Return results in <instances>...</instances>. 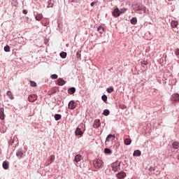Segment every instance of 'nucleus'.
<instances>
[{"label":"nucleus","instance_id":"nucleus-32","mask_svg":"<svg viewBox=\"0 0 179 179\" xmlns=\"http://www.w3.org/2000/svg\"><path fill=\"white\" fill-rule=\"evenodd\" d=\"M30 85L32 87H36L37 86V83H36V82H34V81H30Z\"/></svg>","mask_w":179,"mask_h":179},{"label":"nucleus","instance_id":"nucleus-2","mask_svg":"<svg viewBox=\"0 0 179 179\" xmlns=\"http://www.w3.org/2000/svg\"><path fill=\"white\" fill-rule=\"evenodd\" d=\"M55 160V155H50L45 162V166H50Z\"/></svg>","mask_w":179,"mask_h":179},{"label":"nucleus","instance_id":"nucleus-14","mask_svg":"<svg viewBox=\"0 0 179 179\" xmlns=\"http://www.w3.org/2000/svg\"><path fill=\"white\" fill-rule=\"evenodd\" d=\"M3 169H4V170H8V169H9V163H8V162L4 161L3 162Z\"/></svg>","mask_w":179,"mask_h":179},{"label":"nucleus","instance_id":"nucleus-36","mask_svg":"<svg viewBox=\"0 0 179 179\" xmlns=\"http://www.w3.org/2000/svg\"><path fill=\"white\" fill-rule=\"evenodd\" d=\"M52 3H51V1H48V8H52Z\"/></svg>","mask_w":179,"mask_h":179},{"label":"nucleus","instance_id":"nucleus-1","mask_svg":"<svg viewBox=\"0 0 179 179\" xmlns=\"http://www.w3.org/2000/svg\"><path fill=\"white\" fill-rule=\"evenodd\" d=\"M103 166V161L101 159H95L94 161V166L95 167V169H100Z\"/></svg>","mask_w":179,"mask_h":179},{"label":"nucleus","instance_id":"nucleus-3","mask_svg":"<svg viewBox=\"0 0 179 179\" xmlns=\"http://www.w3.org/2000/svg\"><path fill=\"white\" fill-rule=\"evenodd\" d=\"M76 106H78V103H76L75 101H71L69 103L68 108L69 110H75V108H76Z\"/></svg>","mask_w":179,"mask_h":179},{"label":"nucleus","instance_id":"nucleus-38","mask_svg":"<svg viewBox=\"0 0 179 179\" xmlns=\"http://www.w3.org/2000/svg\"><path fill=\"white\" fill-rule=\"evenodd\" d=\"M76 57H77V58H80V51L77 52Z\"/></svg>","mask_w":179,"mask_h":179},{"label":"nucleus","instance_id":"nucleus-37","mask_svg":"<svg viewBox=\"0 0 179 179\" xmlns=\"http://www.w3.org/2000/svg\"><path fill=\"white\" fill-rule=\"evenodd\" d=\"M120 13H125V12H127V8H122L120 10Z\"/></svg>","mask_w":179,"mask_h":179},{"label":"nucleus","instance_id":"nucleus-9","mask_svg":"<svg viewBox=\"0 0 179 179\" xmlns=\"http://www.w3.org/2000/svg\"><path fill=\"white\" fill-rule=\"evenodd\" d=\"M3 108H0V120H5V113H3Z\"/></svg>","mask_w":179,"mask_h":179},{"label":"nucleus","instance_id":"nucleus-33","mask_svg":"<svg viewBox=\"0 0 179 179\" xmlns=\"http://www.w3.org/2000/svg\"><path fill=\"white\" fill-rule=\"evenodd\" d=\"M106 91L108 93H113V92H114V88L113 87L107 88Z\"/></svg>","mask_w":179,"mask_h":179},{"label":"nucleus","instance_id":"nucleus-6","mask_svg":"<svg viewBox=\"0 0 179 179\" xmlns=\"http://www.w3.org/2000/svg\"><path fill=\"white\" fill-rule=\"evenodd\" d=\"M113 16L114 17H118L120 15H121V12L120 11V9L118 8H115V10L112 13Z\"/></svg>","mask_w":179,"mask_h":179},{"label":"nucleus","instance_id":"nucleus-31","mask_svg":"<svg viewBox=\"0 0 179 179\" xmlns=\"http://www.w3.org/2000/svg\"><path fill=\"white\" fill-rule=\"evenodd\" d=\"M61 58H66V52H62L60 53Z\"/></svg>","mask_w":179,"mask_h":179},{"label":"nucleus","instance_id":"nucleus-16","mask_svg":"<svg viewBox=\"0 0 179 179\" xmlns=\"http://www.w3.org/2000/svg\"><path fill=\"white\" fill-rule=\"evenodd\" d=\"M80 157H82V155H80L79 154L76 155L74 162H76V163H79V162H80Z\"/></svg>","mask_w":179,"mask_h":179},{"label":"nucleus","instance_id":"nucleus-44","mask_svg":"<svg viewBox=\"0 0 179 179\" xmlns=\"http://www.w3.org/2000/svg\"><path fill=\"white\" fill-rule=\"evenodd\" d=\"M177 159H178V160H179V155H178Z\"/></svg>","mask_w":179,"mask_h":179},{"label":"nucleus","instance_id":"nucleus-34","mask_svg":"<svg viewBox=\"0 0 179 179\" xmlns=\"http://www.w3.org/2000/svg\"><path fill=\"white\" fill-rule=\"evenodd\" d=\"M101 99L104 103H107V96L105 94L101 96Z\"/></svg>","mask_w":179,"mask_h":179},{"label":"nucleus","instance_id":"nucleus-35","mask_svg":"<svg viewBox=\"0 0 179 179\" xmlns=\"http://www.w3.org/2000/svg\"><path fill=\"white\" fill-rule=\"evenodd\" d=\"M51 79H58V75L53 74L50 76Z\"/></svg>","mask_w":179,"mask_h":179},{"label":"nucleus","instance_id":"nucleus-20","mask_svg":"<svg viewBox=\"0 0 179 179\" xmlns=\"http://www.w3.org/2000/svg\"><path fill=\"white\" fill-rule=\"evenodd\" d=\"M172 147H173V149H178L179 143L177 142V141L173 142V144H172Z\"/></svg>","mask_w":179,"mask_h":179},{"label":"nucleus","instance_id":"nucleus-26","mask_svg":"<svg viewBox=\"0 0 179 179\" xmlns=\"http://www.w3.org/2000/svg\"><path fill=\"white\" fill-rule=\"evenodd\" d=\"M104 153H106V155H111L113 152H111V150H110L109 148H105Z\"/></svg>","mask_w":179,"mask_h":179},{"label":"nucleus","instance_id":"nucleus-43","mask_svg":"<svg viewBox=\"0 0 179 179\" xmlns=\"http://www.w3.org/2000/svg\"><path fill=\"white\" fill-rule=\"evenodd\" d=\"M168 1V2H173V1H174V0H167Z\"/></svg>","mask_w":179,"mask_h":179},{"label":"nucleus","instance_id":"nucleus-18","mask_svg":"<svg viewBox=\"0 0 179 179\" xmlns=\"http://www.w3.org/2000/svg\"><path fill=\"white\" fill-rule=\"evenodd\" d=\"M130 23L131 24H136V23H138V20L136 19V17H134L131 19Z\"/></svg>","mask_w":179,"mask_h":179},{"label":"nucleus","instance_id":"nucleus-21","mask_svg":"<svg viewBox=\"0 0 179 179\" xmlns=\"http://www.w3.org/2000/svg\"><path fill=\"white\" fill-rule=\"evenodd\" d=\"M6 94L9 97V99H10V100H13V99H15V97H13V95L12 94V92L10 91H8L6 92Z\"/></svg>","mask_w":179,"mask_h":179},{"label":"nucleus","instance_id":"nucleus-5","mask_svg":"<svg viewBox=\"0 0 179 179\" xmlns=\"http://www.w3.org/2000/svg\"><path fill=\"white\" fill-rule=\"evenodd\" d=\"M114 139H115V135L109 134L106 138V144L107 145L108 142H113V141H114Z\"/></svg>","mask_w":179,"mask_h":179},{"label":"nucleus","instance_id":"nucleus-23","mask_svg":"<svg viewBox=\"0 0 179 179\" xmlns=\"http://www.w3.org/2000/svg\"><path fill=\"white\" fill-rule=\"evenodd\" d=\"M69 94H73V93H75V92H76V89H75V87H71L69 89Z\"/></svg>","mask_w":179,"mask_h":179},{"label":"nucleus","instance_id":"nucleus-7","mask_svg":"<svg viewBox=\"0 0 179 179\" xmlns=\"http://www.w3.org/2000/svg\"><path fill=\"white\" fill-rule=\"evenodd\" d=\"M112 169H113V171H120V164H118V163H117V162H114L112 164Z\"/></svg>","mask_w":179,"mask_h":179},{"label":"nucleus","instance_id":"nucleus-4","mask_svg":"<svg viewBox=\"0 0 179 179\" xmlns=\"http://www.w3.org/2000/svg\"><path fill=\"white\" fill-rule=\"evenodd\" d=\"M37 95L36 94H31L28 96V101H30V103H34V101H36L37 100Z\"/></svg>","mask_w":179,"mask_h":179},{"label":"nucleus","instance_id":"nucleus-8","mask_svg":"<svg viewBox=\"0 0 179 179\" xmlns=\"http://www.w3.org/2000/svg\"><path fill=\"white\" fill-rule=\"evenodd\" d=\"M117 177L119 179L125 178V177H127V173L124 171H122L117 173Z\"/></svg>","mask_w":179,"mask_h":179},{"label":"nucleus","instance_id":"nucleus-41","mask_svg":"<svg viewBox=\"0 0 179 179\" xmlns=\"http://www.w3.org/2000/svg\"><path fill=\"white\" fill-rule=\"evenodd\" d=\"M13 143H14L13 140H10V141H9V144H10V145H13Z\"/></svg>","mask_w":179,"mask_h":179},{"label":"nucleus","instance_id":"nucleus-22","mask_svg":"<svg viewBox=\"0 0 179 179\" xmlns=\"http://www.w3.org/2000/svg\"><path fill=\"white\" fill-rule=\"evenodd\" d=\"M173 101L178 102L179 101V94H175L173 95Z\"/></svg>","mask_w":179,"mask_h":179},{"label":"nucleus","instance_id":"nucleus-42","mask_svg":"<svg viewBox=\"0 0 179 179\" xmlns=\"http://www.w3.org/2000/svg\"><path fill=\"white\" fill-rule=\"evenodd\" d=\"M94 3H96L94 1L92 2L91 4H90L91 6H94Z\"/></svg>","mask_w":179,"mask_h":179},{"label":"nucleus","instance_id":"nucleus-30","mask_svg":"<svg viewBox=\"0 0 179 179\" xmlns=\"http://www.w3.org/2000/svg\"><path fill=\"white\" fill-rule=\"evenodd\" d=\"M42 24H43V26H45V27L50 24V21L46 20L45 22H42Z\"/></svg>","mask_w":179,"mask_h":179},{"label":"nucleus","instance_id":"nucleus-15","mask_svg":"<svg viewBox=\"0 0 179 179\" xmlns=\"http://www.w3.org/2000/svg\"><path fill=\"white\" fill-rule=\"evenodd\" d=\"M141 150H136L134 152L133 156H136V157H139V156H141Z\"/></svg>","mask_w":179,"mask_h":179},{"label":"nucleus","instance_id":"nucleus-19","mask_svg":"<svg viewBox=\"0 0 179 179\" xmlns=\"http://www.w3.org/2000/svg\"><path fill=\"white\" fill-rule=\"evenodd\" d=\"M35 19H36V20H38V22H40V20H41V19H43V14H41V13L37 14V15H36Z\"/></svg>","mask_w":179,"mask_h":179},{"label":"nucleus","instance_id":"nucleus-17","mask_svg":"<svg viewBox=\"0 0 179 179\" xmlns=\"http://www.w3.org/2000/svg\"><path fill=\"white\" fill-rule=\"evenodd\" d=\"M97 31H99L100 34H103V33H104L105 31L104 27H103V26H100L99 27H98Z\"/></svg>","mask_w":179,"mask_h":179},{"label":"nucleus","instance_id":"nucleus-12","mask_svg":"<svg viewBox=\"0 0 179 179\" xmlns=\"http://www.w3.org/2000/svg\"><path fill=\"white\" fill-rule=\"evenodd\" d=\"M75 134H76V136H78L79 135L80 136L83 135V132L82 131V130L79 127H77V129H76Z\"/></svg>","mask_w":179,"mask_h":179},{"label":"nucleus","instance_id":"nucleus-13","mask_svg":"<svg viewBox=\"0 0 179 179\" xmlns=\"http://www.w3.org/2000/svg\"><path fill=\"white\" fill-rule=\"evenodd\" d=\"M171 27H173L174 29L178 26V21L173 20L171 22Z\"/></svg>","mask_w":179,"mask_h":179},{"label":"nucleus","instance_id":"nucleus-28","mask_svg":"<svg viewBox=\"0 0 179 179\" xmlns=\"http://www.w3.org/2000/svg\"><path fill=\"white\" fill-rule=\"evenodd\" d=\"M4 51H6V52H10V47H9V45H6L4 47Z\"/></svg>","mask_w":179,"mask_h":179},{"label":"nucleus","instance_id":"nucleus-11","mask_svg":"<svg viewBox=\"0 0 179 179\" xmlns=\"http://www.w3.org/2000/svg\"><path fill=\"white\" fill-rule=\"evenodd\" d=\"M66 82L65 80H64V79L62 78H58L57 79V85L59 86H64V85H65Z\"/></svg>","mask_w":179,"mask_h":179},{"label":"nucleus","instance_id":"nucleus-39","mask_svg":"<svg viewBox=\"0 0 179 179\" xmlns=\"http://www.w3.org/2000/svg\"><path fill=\"white\" fill-rule=\"evenodd\" d=\"M148 62H146V61H143V62H141V65H148Z\"/></svg>","mask_w":179,"mask_h":179},{"label":"nucleus","instance_id":"nucleus-10","mask_svg":"<svg viewBox=\"0 0 179 179\" xmlns=\"http://www.w3.org/2000/svg\"><path fill=\"white\" fill-rule=\"evenodd\" d=\"M101 125V123H100V120H96L94 122L93 127L94 128H99Z\"/></svg>","mask_w":179,"mask_h":179},{"label":"nucleus","instance_id":"nucleus-40","mask_svg":"<svg viewBox=\"0 0 179 179\" xmlns=\"http://www.w3.org/2000/svg\"><path fill=\"white\" fill-rule=\"evenodd\" d=\"M22 13H24V15H27V10H23Z\"/></svg>","mask_w":179,"mask_h":179},{"label":"nucleus","instance_id":"nucleus-29","mask_svg":"<svg viewBox=\"0 0 179 179\" xmlns=\"http://www.w3.org/2000/svg\"><path fill=\"white\" fill-rule=\"evenodd\" d=\"M103 114L107 117L108 115H110V110H108V109H106L103 110Z\"/></svg>","mask_w":179,"mask_h":179},{"label":"nucleus","instance_id":"nucleus-25","mask_svg":"<svg viewBox=\"0 0 179 179\" xmlns=\"http://www.w3.org/2000/svg\"><path fill=\"white\" fill-rule=\"evenodd\" d=\"M124 144H126L127 145H129L130 143H131L132 140H131V138H125L124 139Z\"/></svg>","mask_w":179,"mask_h":179},{"label":"nucleus","instance_id":"nucleus-24","mask_svg":"<svg viewBox=\"0 0 179 179\" xmlns=\"http://www.w3.org/2000/svg\"><path fill=\"white\" fill-rule=\"evenodd\" d=\"M16 156H17V157H18V159H21L22 157H23L22 152V151L17 152Z\"/></svg>","mask_w":179,"mask_h":179},{"label":"nucleus","instance_id":"nucleus-27","mask_svg":"<svg viewBox=\"0 0 179 179\" xmlns=\"http://www.w3.org/2000/svg\"><path fill=\"white\" fill-rule=\"evenodd\" d=\"M61 118H62L61 115H59V114L55 115V119L56 121H59V120H61Z\"/></svg>","mask_w":179,"mask_h":179}]
</instances>
